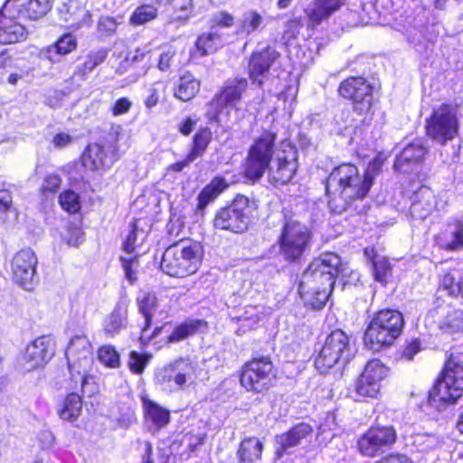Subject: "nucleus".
Here are the masks:
<instances>
[{
    "instance_id": "43",
    "label": "nucleus",
    "mask_w": 463,
    "mask_h": 463,
    "mask_svg": "<svg viewBox=\"0 0 463 463\" xmlns=\"http://www.w3.org/2000/svg\"><path fill=\"white\" fill-rule=\"evenodd\" d=\"M211 139L212 132L209 128L200 129L194 137L193 147L188 153L190 157L194 160L201 157L204 154Z\"/></svg>"
},
{
    "instance_id": "62",
    "label": "nucleus",
    "mask_w": 463,
    "mask_h": 463,
    "mask_svg": "<svg viewBox=\"0 0 463 463\" xmlns=\"http://www.w3.org/2000/svg\"><path fill=\"white\" fill-rule=\"evenodd\" d=\"M213 22L218 26L231 27L234 23V18L231 14L221 11L213 14Z\"/></svg>"
},
{
    "instance_id": "13",
    "label": "nucleus",
    "mask_w": 463,
    "mask_h": 463,
    "mask_svg": "<svg viewBox=\"0 0 463 463\" xmlns=\"http://www.w3.org/2000/svg\"><path fill=\"white\" fill-rule=\"evenodd\" d=\"M298 167V150L290 143L282 142L276 159L269 166V182L274 185L289 183Z\"/></svg>"
},
{
    "instance_id": "33",
    "label": "nucleus",
    "mask_w": 463,
    "mask_h": 463,
    "mask_svg": "<svg viewBox=\"0 0 463 463\" xmlns=\"http://www.w3.org/2000/svg\"><path fill=\"white\" fill-rule=\"evenodd\" d=\"M264 309L262 306H246L243 313L233 318L241 323L238 331L245 333L248 330L254 329L263 319Z\"/></svg>"
},
{
    "instance_id": "61",
    "label": "nucleus",
    "mask_w": 463,
    "mask_h": 463,
    "mask_svg": "<svg viewBox=\"0 0 463 463\" xmlns=\"http://www.w3.org/2000/svg\"><path fill=\"white\" fill-rule=\"evenodd\" d=\"M150 53V49L147 46L137 48L133 52H129L125 59V63L132 64L139 62L145 59V57Z\"/></svg>"
},
{
    "instance_id": "12",
    "label": "nucleus",
    "mask_w": 463,
    "mask_h": 463,
    "mask_svg": "<svg viewBox=\"0 0 463 463\" xmlns=\"http://www.w3.org/2000/svg\"><path fill=\"white\" fill-rule=\"evenodd\" d=\"M273 364L269 357L254 358L246 363L241 372V384L249 392H261L269 388Z\"/></svg>"
},
{
    "instance_id": "20",
    "label": "nucleus",
    "mask_w": 463,
    "mask_h": 463,
    "mask_svg": "<svg viewBox=\"0 0 463 463\" xmlns=\"http://www.w3.org/2000/svg\"><path fill=\"white\" fill-rule=\"evenodd\" d=\"M53 355L52 340L48 336H40L27 345L24 359V369L33 370L45 364Z\"/></svg>"
},
{
    "instance_id": "26",
    "label": "nucleus",
    "mask_w": 463,
    "mask_h": 463,
    "mask_svg": "<svg viewBox=\"0 0 463 463\" xmlns=\"http://www.w3.org/2000/svg\"><path fill=\"white\" fill-rule=\"evenodd\" d=\"M343 0H314L306 14L313 26L320 24L344 5Z\"/></svg>"
},
{
    "instance_id": "64",
    "label": "nucleus",
    "mask_w": 463,
    "mask_h": 463,
    "mask_svg": "<svg viewBox=\"0 0 463 463\" xmlns=\"http://www.w3.org/2000/svg\"><path fill=\"white\" fill-rule=\"evenodd\" d=\"M374 463H412L411 459L401 453L389 454Z\"/></svg>"
},
{
    "instance_id": "60",
    "label": "nucleus",
    "mask_w": 463,
    "mask_h": 463,
    "mask_svg": "<svg viewBox=\"0 0 463 463\" xmlns=\"http://www.w3.org/2000/svg\"><path fill=\"white\" fill-rule=\"evenodd\" d=\"M175 55V51L172 49L171 47L167 48L166 51L161 53L157 64V68L162 71H167L171 65L172 61Z\"/></svg>"
},
{
    "instance_id": "3",
    "label": "nucleus",
    "mask_w": 463,
    "mask_h": 463,
    "mask_svg": "<svg viewBox=\"0 0 463 463\" xmlns=\"http://www.w3.org/2000/svg\"><path fill=\"white\" fill-rule=\"evenodd\" d=\"M463 394V353H452L439 378L429 394V404L442 411Z\"/></svg>"
},
{
    "instance_id": "55",
    "label": "nucleus",
    "mask_w": 463,
    "mask_h": 463,
    "mask_svg": "<svg viewBox=\"0 0 463 463\" xmlns=\"http://www.w3.org/2000/svg\"><path fill=\"white\" fill-rule=\"evenodd\" d=\"M163 90L164 84L161 81L154 82L147 88L146 96L144 99V104L146 109H150L157 105Z\"/></svg>"
},
{
    "instance_id": "58",
    "label": "nucleus",
    "mask_w": 463,
    "mask_h": 463,
    "mask_svg": "<svg viewBox=\"0 0 463 463\" xmlns=\"http://www.w3.org/2000/svg\"><path fill=\"white\" fill-rule=\"evenodd\" d=\"M121 23L117 18L103 16L99 19L98 29L100 33L112 34L116 32L118 25Z\"/></svg>"
},
{
    "instance_id": "17",
    "label": "nucleus",
    "mask_w": 463,
    "mask_h": 463,
    "mask_svg": "<svg viewBox=\"0 0 463 463\" xmlns=\"http://www.w3.org/2000/svg\"><path fill=\"white\" fill-rule=\"evenodd\" d=\"M338 92L343 98L352 100L354 109L360 114L370 111L373 100V87L364 78H347L340 83Z\"/></svg>"
},
{
    "instance_id": "54",
    "label": "nucleus",
    "mask_w": 463,
    "mask_h": 463,
    "mask_svg": "<svg viewBox=\"0 0 463 463\" xmlns=\"http://www.w3.org/2000/svg\"><path fill=\"white\" fill-rule=\"evenodd\" d=\"M150 358L149 354L131 351L128 362L129 370L134 373L141 374Z\"/></svg>"
},
{
    "instance_id": "46",
    "label": "nucleus",
    "mask_w": 463,
    "mask_h": 463,
    "mask_svg": "<svg viewBox=\"0 0 463 463\" xmlns=\"http://www.w3.org/2000/svg\"><path fill=\"white\" fill-rule=\"evenodd\" d=\"M354 390L361 398H377L381 386L379 383L369 380L362 373L355 382Z\"/></svg>"
},
{
    "instance_id": "23",
    "label": "nucleus",
    "mask_w": 463,
    "mask_h": 463,
    "mask_svg": "<svg viewBox=\"0 0 463 463\" xmlns=\"http://www.w3.org/2000/svg\"><path fill=\"white\" fill-rule=\"evenodd\" d=\"M427 152L428 149L421 140H414L407 145L396 157L394 167L402 173L411 172L414 167L423 162Z\"/></svg>"
},
{
    "instance_id": "24",
    "label": "nucleus",
    "mask_w": 463,
    "mask_h": 463,
    "mask_svg": "<svg viewBox=\"0 0 463 463\" xmlns=\"http://www.w3.org/2000/svg\"><path fill=\"white\" fill-rule=\"evenodd\" d=\"M142 405L145 424L150 432L156 433L168 425L170 411L167 409L148 398L142 399Z\"/></svg>"
},
{
    "instance_id": "50",
    "label": "nucleus",
    "mask_w": 463,
    "mask_h": 463,
    "mask_svg": "<svg viewBox=\"0 0 463 463\" xmlns=\"http://www.w3.org/2000/svg\"><path fill=\"white\" fill-rule=\"evenodd\" d=\"M59 203L61 208L70 213H77L80 209V201L79 194L72 190H66L59 196Z\"/></svg>"
},
{
    "instance_id": "47",
    "label": "nucleus",
    "mask_w": 463,
    "mask_h": 463,
    "mask_svg": "<svg viewBox=\"0 0 463 463\" xmlns=\"http://www.w3.org/2000/svg\"><path fill=\"white\" fill-rule=\"evenodd\" d=\"M263 22L262 16L254 10L245 12L241 19L239 32L250 34L258 30Z\"/></svg>"
},
{
    "instance_id": "59",
    "label": "nucleus",
    "mask_w": 463,
    "mask_h": 463,
    "mask_svg": "<svg viewBox=\"0 0 463 463\" xmlns=\"http://www.w3.org/2000/svg\"><path fill=\"white\" fill-rule=\"evenodd\" d=\"M132 107V102L128 98L123 97L116 100L111 107V113L114 117L127 114Z\"/></svg>"
},
{
    "instance_id": "42",
    "label": "nucleus",
    "mask_w": 463,
    "mask_h": 463,
    "mask_svg": "<svg viewBox=\"0 0 463 463\" xmlns=\"http://www.w3.org/2000/svg\"><path fill=\"white\" fill-rule=\"evenodd\" d=\"M52 3L53 0H29L24 6L25 14L30 20H39L49 13Z\"/></svg>"
},
{
    "instance_id": "51",
    "label": "nucleus",
    "mask_w": 463,
    "mask_h": 463,
    "mask_svg": "<svg viewBox=\"0 0 463 463\" xmlns=\"http://www.w3.org/2000/svg\"><path fill=\"white\" fill-rule=\"evenodd\" d=\"M460 279L461 271L458 269H452L443 275L440 284L450 295H458L460 293V287L458 283Z\"/></svg>"
},
{
    "instance_id": "41",
    "label": "nucleus",
    "mask_w": 463,
    "mask_h": 463,
    "mask_svg": "<svg viewBox=\"0 0 463 463\" xmlns=\"http://www.w3.org/2000/svg\"><path fill=\"white\" fill-rule=\"evenodd\" d=\"M389 369L379 359L367 362L362 374L369 380L379 383L382 387L383 381L388 375Z\"/></svg>"
},
{
    "instance_id": "15",
    "label": "nucleus",
    "mask_w": 463,
    "mask_h": 463,
    "mask_svg": "<svg viewBox=\"0 0 463 463\" xmlns=\"http://www.w3.org/2000/svg\"><path fill=\"white\" fill-rule=\"evenodd\" d=\"M248 81L245 79H231L225 81L220 93H217L208 104L206 117L210 121L219 120L226 108H235L245 91Z\"/></svg>"
},
{
    "instance_id": "6",
    "label": "nucleus",
    "mask_w": 463,
    "mask_h": 463,
    "mask_svg": "<svg viewBox=\"0 0 463 463\" xmlns=\"http://www.w3.org/2000/svg\"><path fill=\"white\" fill-rule=\"evenodd\" d=\"M310 241L311 231L307 225L293 217H285L277 243L279 253L286 260L300 259L309 248Z\"/></svg>"
},
{
    "instance_id": "27",
    "label": "nucleus",
    "mask_w": 463,
    "mask_h": 463,
    "mask_svg": "<svg viewBox=\"0 0 463 463\" xmlns=\"http://www.w3.org/2000/svg\"><path fill=\"white\" fill-rule=\"evenodd\" d=\"M77 48V40L71 33L61 36L53 44L40 51V56L52 63L59 62L60 57L66 55Z\"/></svg>"
},
{
    "instance_id": "53",
    "label": "nucleus",
    "mask_w": 463,
    "mask_h": 463,
    "mask_svg": "<svg viewBox=\"0 0 463 463\" xmlns=\"http://www.w3.org/2000/svg\"><path fill=\"white\" fill-rule=\"evenodd\" d=\"M170 5L177 20L188 19L194 8L193 0H171Z\"/></svg>"
},
{
    "instance_id": "4",
    "label": "nucleus",
    "mask_w": 463,
    "mask_h": 463,
    "mask_svg": "<svg viewBox=\"0 0 463 463\" xmlns=\"http://www.w3.org/2000/svg\"><path fill=\"white\" fill-rule=\"evenodd\" d=\"M403 326V317L399 311L383 309L377 312L365 330V346L373 352H378L392 345L401 335Z\"/></svg>"
},
{
    "instance_id": "63",
    "label": "nucleus",
    "mask_w": 463,
    "mask_h": 463,
    "mask_svg": "<svg viewBox=\"0 0 463 463\" xmlns=\"http://www.w3.org/2000/svg\"><path fill=\"white\" fill-rule=\"evenodd\" d=\"M61 180L57 175H50L46 176L42 185L44 193H54L61 185Z\"/></svg>"
},
{
    "instance_id": "30",
    "label": "nucleus",
    "mask_w": 463,
    "mask_h": 463,
    "mask_svg": "<svg viewBox=\"0 0 463 463\" xmlns=\"http://www.w3.org/2000/svg\"><path fill=\"white\" fill-rule=\"evenodd\" d=\"M200 80L189 72H185L176 81L174 97L182 101L193 99L200 90Z\"/></svg>"
},
{
    "instance_id": "25",
    "label": "nucleus",
    "mask_w": 463,
    "mask_h": 463,
    "mask_svg": "<svg viewBox=\"0 0 463 463\" xmlns=\"http://www.w3.org/2000/svg\"><path fill=\"white\" fill-rule=\"evenodd\" d=\"M82 161L85 167L90 170H99L109 167L115 161V155L110 147L94 143L86 148Z\"/></svg>"
},
{
    "instance_id": "28",
    "label": "nucleus",
    "mask_w": 463,
    "mask_h": 463,
    "mask_svg": "<svg viewBox=\"0 0 463 463\" xmlns=\"http://www.w3.org/2000/svg\"><path fill=\"white\" fill-rule=\"evenodd\" d=\"M436 207L434 193L426 186L420 187L415 194L411 205V213L415 219H426Z\"/></svg>"
},
{
    "instance_id": "49",
    "label": "nucleus",
    "mask_w": 463,
    "mask_h": 463,
    "mask_svg": "<svg viewBox=\"0 0 463 463\" xmlns=\"http://www.w3.org/2000/svg\"><path fill=\"white\" fill-rule=\"evenodd\" d=\"M157 15V10L150 5H143L136 8L130 17L133 25H142L154 20Z\"/></svg>"
},
{
    "instance_id": "37",
    "label": "nucleus",
    "mask_w": 463,
    "mask_h": 463,
    "mask_svg": "<svg viewBox=\"0 0 463 463\" xmlns=\"http://www.w3.org/2000/svg\"><path fill=\"white\" fill-rule=\"evenodd\" d=\"M138 310L145 317V326L142 329L141 339L146 337V332L150 327L152 317L157 308V298L154 294L144 293L137 299Z\"/></svg>"
},
{
    "instance_id": "48",
    "label": "nucleus",
    "mask_w": 463,
    "mask_h": 463,
    "mask_svg": "<svg viewBox=\"0 0 463 463\" xmlns=\"http://www.w3.org/2000/svg\"><path fill=\"white\" fill-rule=\"evenodd\" d=\"M221 45V37L215 33H203L196 41V46L203 55L214 52Z\"/></svg>"
},
{
    "instance_id": "56",
    "label": "nucleus",
    "mask_w": 463,
    "mask_h": 463,
    "mask_svg": "<svg viewBox=\"0 0 463 463\" xmlns=\"http://www.w3.org/2000/svg\"><path fill=\"white\" fill-rule=\"evenodd\" d=\"M122 268L125 272L126 279L130 282L134 283L137 280L136 268L137 266V258L120 257Z\"/></svg>"
},
{
    "instance_id": "21",
    "label": "nucleus",
    "mask_w": 463,
    "mask_h": 463,
    "mask_svg": "<svg viewBox=\"0 0 463 463\" xmlns=\"http://www.w3.org/2000/svg\"><path fill=\"white\" fill-rule=\"evenodd\" d=\"M313 433L312 427L305 422L298 423L287 432L276 436V456L280 458L291 448L308 440Z\"/></svg>"
},
{
    "instance_id": "18",
    "label": "nucleus",
    "mask_w": 463,
    "mask_h": 463,
    "mask_svg": "<svg viewBox=\"0 0 463 463\" xmlns=\"http://www.w3.org/2000/svg\"><path fill=\"white\" fill-rule=\"evenodd\" d=\"M37 257L29 249H23L15 253L12 260V273L14 281L27 290L35 285Z\"/></svg>"
},
{
    "instance_id": "2",
    "label": "nucleus",
    "mask_w": 463,
    "mask_h": 463,
    "mask_svg": "<svg viewBox=\"0 0 463 463\" xmlns=\"http://www.w3.org/2000/svg\"><path fill=\"white\" fill-rule=\"evenodd\" d=\"M341 271V259L335 253L326 252L314 259L303 272L298 285L301 298L313 308H322L332 292L335 278Z\"/></svg>"
},
{
    "instance_id": "1",
    "label": "nucleus",
    "mask_w": 463,
    "mask_h": 463,
    "mask_svg": "<svg viewBox=\"0 0 463 463\" xmlns=\"http://www.w3.org/2000/svg\"><path fill=\"white\" fill-rule=\"evenodd\" d=\"M377 170L376 163L370 164L364 174H360L353 164H342L335 167L326 185L330 210L341 213L353 202L364 199L373 185Z\"/></svg>"
},
{
    "instance_id": "32",
    "label": "nucleus",
    "mask_w": 463,
    "mask_h": 463,
    "mask_svg": "<svg viewBox=\"0 0 463 463\" xmlns=\"http://www.w3.org/2000/svg\"><path fill=\"white\" fill-rule=\"evenodd\" d=\"M59 12L65 22H70L71 25L77 26L86 23L90 16L88 11L77 0H68L63 3L59 7Z\"/></svg>"
},
{
    "instance_id": "9",
    "label": "nucleus",
    "mask_w": 463,
    "mask_h": 463,
    "mask_svg": "<svg viewBox=\"0 0 463 463\" xmlns=\"http://www.w3.org/2000/svg\"><path fill=\"white\" fill-rule=\"evenodd\" d=\"M66 357L72 380L80 382L84 389L93 364L91 345L86 336L73 337L66 350Z\"/></svg>"
},
{
    "instance_id": "7",
    "label": "nucleus",
    "mask_w": 463,
    "mask_h": 463,
    "mask_svg": "<svg viewBox=\"0 0 463 463\" xmlns=\"http://www.w3.org/2000/svg\"><path fill=\"white\" fill-rule=\"evenodd\" d=\"M353 354L349 335L336 329L326 336L316 357L315 366L321 373H325L336 364L348 363Z\"/></svg>"
},
{
    "instance_id": "40",
    "label": "nucleus",
    "mask_w": 463,
    "mask_h": 463,
    "mask_svg": "<svg viewBox=\"0 0 463 463\" xmlns=\"http://www.w3.org/2000/svg\"><path fill=\"white\" fill-rule=\"evenodd\" d=\"M206 323L203 320H186L181 325L177 326L173 333L169 335V342H179L186 337L195 334L203 326H205Z\"/></svg>"
},
{
    "instance_id": "52",
    "label": "nucleus",
    "mask_w": 463,
    "mask_h": 463,
    "mask_svg": "<svg viewBox=\"0 0 463 463\" xmlns=\"http://www.w3.org/2000/svg\"><path fill=\"white\" fill-rule=\"evenodd\" d=\"M100 363L110 368L119 366V354L112 345H103L98 352Z\"/></svg>"
},
{
    "instance_id": "8",
    "label": "nucleus",
    "mask_w": 463,
    "mask_h": 463,
    "mask_svg": "<svg viewBox=\"0 0 463 463\" xmlns=\"http://www.w3.org/2000/svg\"><path fill=\"white\" fill-rule=\"evenodd\" d=\"M277 135L265 130L253 139L249 148L244 172L253 181L260 180L268 170L274 154Z\"/></svg>"
},
{
    "instance_id": "45",
    "label": "nucleus",
    "mask_w": 463,
    "mask_h": 463,
    "mask_svg": "<svg viewBox=\"0 0 463 463\" xmlns=\"http://www.w3.org/2000/svg\"><path fill=\"white\" fill-rule=\"evenodd\" d=\"M439 327L446 333H456L463 330V311L453 309L440 320Z\"/></svg>"
},
{
    "instance_id": "16",
    "label": "nucleus",
    "mask_w": 463,
    "mask_h": 463,
    "mask_svg": "<svg viewBox=\"0 0 463 463\" xmlns=\"http://www.w3.org/2000/svg\"><path fill=\"white\" fill-rule=\"evenodd\" d=\"M197 365L189 359H179L160 369L156 381L165 390L181 389L195 377Z\"/></svg>"
},
{
    "instance_id": "5",
    "label": "nucleus",
    "mask_w": 463,
    "mask_h": 463,
    "mask_svg": "<svg viewBox=\"0 0 463 463\" xmlns=\"http://www.w3.org/2000/svg\"><path fill=\"white\" fill-rule=\"evenodd\" d=\"M200 263V246L191 241H182L165 250L160 268L168 276L184 278L195 273Z\"/></svg>"
},
{
    "instance_id": "29",
    "label": "nucleus",
    "mask_w": 463,
    "mask_h": 463,
    "mask_svg": "<svg viewBox=\"0 0 463 463\" xmlns=\"http://www.w3.org/2000/svg\"><path fill=\"white\" fill-rule=\"evenodd\" d=\"M128 324V307L125 303H118L112 312L104 319L103 330L108 336L118 335Z\"/></svg>"
},
{
    "instance_id": "31",
    "label": "nucleus",
    "mask_w": 463,
    "mask_h": 463,
    "mask_svg": "<svg viewBox=\"0 0 463 463\" xmlns=\"http://www.w3.org/2000/svg\"><path fill=\"white\" fill-rule=\"evenodd\" d=\"M262 450L263 444L258 438L244 439L237 451L239 463H256L261 458Z\"/></svg>"
},
{
    "instance_id": "10",
    "label": "nucleus",
    "mask_w": 463,
    "mask_h": 463,
    "mask_svg": "<svg viewBox=\"0 0 463 463\" xmlns=\"http://www.w3.org/2000/svg\"><path fill=\"white\" fill-rule=\"evenodd\" d=\"M250 200L244 195H237L232 203L220 209L214 217L213 226L235 233L243 232L250 223Z\"/></svg>"
},
{
    "instance_id": "36",
    "label": "nucleus",
    "mask_w": 463,
    "mask_h": 463,
    "mask_svg": "<svg viewBox=\"0 0 463 463\" xmlns=\"http://www.w3.org/2000/svg\"><path fill=\"white\" fill-rule=\"evenodd\" d=\"M82 410L81 397L77 393H70L63 400L57 412L61 419L72 421L79 418Z\"/></svg>"
},
{
    "instance_id": "19",
    "label": "nucleus",
    "mask_w": 463,
    "mask_h": 463,
    "mask_svg": "<svg viewBox=\"0 0 463 463\" xmlns=\"http://www.w3.org/2000/svg\"><path fill=\"white\" fill-rule=\"evenodd\" d=\"M28 31L14 15L12 1H5L0 10V44H13L26 40Z\"/></svg>"
},
{
    "instance_id": "38",
    "label": "nucleus",
    "mask_w": 463,
    "mask_h": 463,
    "mask_svg": "<svg viewBox=\"0 0 463 463\" xmlns=\"http://www.w3.org/2000/svg\"><path fill=\"white\" fill-rule=\"evenodd\" d=\"M444 235L447 237L445 248L449 250L463 249V220L455 219L449 222Z\"/></svg>"
},
{
    "instance_id": "35",
    "label": "nucleus",
    "mask_w": 463,
    "mask_h": 463,
    "mask_svg": "<svg viewBox=\"0 0 463 463\" xmlns=\"http://www.w3.org/2000/svg\"><path fill=\"white\" fill-rule=\"evenodd\" d=\"M364 254L372 259L374 279L385 283L392 273V266L388 259L375 254L373 248H365Z\"/></svg>"
},
{
    "instance_id": "57",
    "label": "nucleus",
    "mask_w": 463,
    "mask_h": 463,
    "mask_svg": "<svg viewBox=\"0 0 463 463\" xmlns=\"http://www.w3.org/2000/svg\"><path fill=\"white\" fill-rule=\"evenodd\" d=\"M62 240L70 246H78L83 241V232L77 226H68L66 232L62 234Z\"/></svg>"
},
{
    "instance_id": "14",
    "label": "nucleus",
    "mask_w": 463,
    "mask_h": 463,
    "mask_svg": "<svg viewBox=\"0 0 463 463\" xmlns=\"http://www.w3.org/2000/svg\"><path fill=\"white\" fill-rule=\"evenodd\" d=\"M396 430L392 426L370 428L357 440L359 452L369 458L383 454L396 441Z\"/></svg>"
},
{
    "instance_id": "22",
    "label": "nucleus",
    "mask_w": 463,
    "mask_h": 463,
    "mask_svg": "<svg viewBox=\"0 0 463 463\" xmlns=\"http://www.w3.org/2000/svg\"><path fill=\"white\" fill-rule=\"evenodd\" d=\"M278 55V52L269 47L251 55L249 63V75L253 83L260 86L263 83Z\"/></svg>"
},
{
    "instance_id": "44",
    "label": "nucleus",
    "mask_w": 463,
    "mask_h": 463,
    "mask_svg": "<svg viewBox=\"0 0 463 463\" xmlns=\"http://www.w3.org/2000/svg\"><path fill=\"white\" fill-rule=\"evenodd\" d=\"M439 438L433 433H417L413 436V446L422 453H428L440 447Z\"/></svg>"
},
{
    "instance_id": "39",
    "label": "nucleus",
    "mask_w": 463,
    "mask_h": 463,
    "mask_svg": "<svg viewBox=\"0 0 463 463\" xmlns=\"http://www.w3.org/2000/svg\"><path fill=\"white\" fill-rule=\"evenodd\" d=\"M108 56V51L106 49H99L90 52L85 59V61L78 67L75 71V75L84 80L93 70L104 62Z\"/></svg>"
},
{
    "instance_id": "34",
    "label": "nucleus",
    "mask_w": 463,
    "mask_h": 463,
    "mask_svg": "<svg viewBox=\"0 0 463 463\" xmlns=\"http://www.w3.org/2000/svg\"><path fill=\"white\" fill-rule=\"evenodd\" d=\"M228 187V184L222 177L213 178L199 194L197 200L199 210H203L211 202Z\"/></svg>"
},
{
    "instance_id": "11",
    "label": "nucleus",
    "mask_w": 463,
    "mask_h": 463,
    "mask_svg": "<svg viewBox=\"0 0 463 463\" xmlns=\"http://www.w3.org/2000/svg\"><path fill=\"white\" fill-rule=\"evenodd\" d=\"M426 129L427 135L441 145L453 139L458 130L456 108L443 104L435 109L427 120Z\"/></svg>"
}]
</instances>
